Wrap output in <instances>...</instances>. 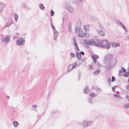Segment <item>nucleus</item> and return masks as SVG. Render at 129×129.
<instances>
[{"label": "nucleus", "mask_w": 129, "mask_h": 129, "mask_svg": "<svg viewBox=\"0 0 129 129\" xmlns=\"http://www.w3.org/2000/svg\"><path fill=\"white\" fill-rule=\"evenodd\" d=\"M52 20L51 18V19L50 23L52 24Z\"/></svg>", "instance_id": "nucleus-61"}, {"label": "nucleus", "mask_w": 129, "mask_h": 129, "mask_svg": "<svg viewBox=\"0 0 129 129\" xmlns=\"http://www.w3.org/2000/svg\"><path fill=\"white\" fill-rule=\"evenodd\" d=\"M13 124L15 127H16L19 125V123L17 121H14L13 122Z\"/></svg>", "instance_id": "nucleus-22"}, {"label": "nucleus", "mask_w": 129, "mask_h": 129, "mask_svg": "<svg viewBox=\"0 0 129 129\" xmlns=\"http://www.w3.org/2000/svg\"><path fill=\"white\" fill-rule=\"evenodd\" d=\"M51 26L52 29L53 30V31H57L56 29L54 26L53 25V24H51Z\"/></svg>", "instance_id": "nucleus-37"}, {"label": "nucleus", "mask_w": 129, "mask_h": 129, "mask_svg": "<svg viewBox=\"0 0 129 129\" xmlns=\"http://www.w3.org/2000/svg\"><path fill=\"white\" fill-rule=\"evenodd\" d=\"M95 89L97 91L99 92H101L102 91L101 89L97 86H96Z\"/></svg>", "instance_id": "nucleus-33"}, {"label": "nucleus", "mask_w": 129, "mask_h": 129, "mask_svg": "<svg viewBox=\"0 0 129 129\" xmlns=\"http://www.w3.org/2000/svg\"><path fill=\"white\" fill-rule=\"evenodd\" d=\"M112 90H113V91L114 92H115V88H114V87H112Z\"/></svg>", "instance_id": "nucleus-50"}, {"label": "nucleus", "mask_w": 129, "mask_h": 129, "mask_svg": "<svg viewBox=\"0 0 129 129\" xmlns=\"http://www.w3.org/2000/svg\"><path fill=\"white\" fill-rule=\"evenodd\" d=\"M13 14L14 16L15 20V21H17L18 19V15L16 13H14Z\"/></svg>", "instance_id": "nucleus-23"}, {"label": "nucleus", "mask_w": 129, "mask_h": 129, "mask_svg": "<svg viewBox=\"0 0 129 129\" xmlns=\"http://www.w3.org/2000/svg\"><path fill=\"white\" fill-rule=\"evenodd\" d=\"M10 97L9 96L7 95V99H9V98Z\"/></svg>", "instance_id": "nucleus-63"}, {"label": "nucleus", "mask_w": 129, "mask_h": 129, "mask_svg": "<svg viewBox=\"0 0 129 129\" xmlns=\"http://www.w3.org/2000/svg\"><path fill=\"white\" fill-rule=\"evenodd\" d=\"M92 88L93 89H95L96 87L95 86H93Z\"/></svg>", "instance_id": "nucleus-59"}, {"label": "nucleus", "mask_w": 129, "mask_h": 129, "mask_svg": "<svg viewBox=\"0 0 129 129\" xmlns=\"http://www.w3.org/2000/svg\"><path fill=\"white\" fill-rule=\"evenodd\" d=\"M81 26V21L80 20H79L76 22V26L78 27H80Z\"/></svg>", "instance_id": "nucleus-17"}, {"label": "nucleus", "mask_w": 129, "mask_h": 129, "mask_svg": "<svg viewBox=\"0 0 129 129\" xmlns=\"http://www.w3.org/2000/svg\"><path fill=\"white\" fill-rule=\"evenodd\" d=\"M126 98H129V96H128L127 95V94H126Z\"/></svg>", "instance_id": "nucleus-64"}, {"label": "nucleus", "mask_w": 129, "mask_h": 129, "mask_svg": "<svg viewBox=\"0 0 129 129\" xmlns=\"http://www.w3.org/2000/svg\"><path fill=\"white\" fill-rule=\"evenodd\" d=\"M32 107L33 108H37V106L36 105H32Z\"/></svg>", "instance_id": "nucleus-55"}, {"label": "nucleus", "mask_w": 129, "mask_h": 129, "mask_svg": "<svg viewBox=\"0 0 129 129\" xmlns=\"http://www.w3.org/2000/svg\"><path fill=\"white\" fill-rule=\"evenodd\" d=\"M79 3H81L82 1V0H77Z\"/></svg>", "instance_id": "nucleus-52"}, {"label": "nucleus", "mask_w": 129, "mask_h": 129, "mask_svg": "<svg viewBox=\"0 0 129 129\" xmlns=\"http://www.w3.org/2000/svg\"><path fill=\"white\" fill-rule=\"evenodd\" d=\"M79 53H80L81 55L82 54L83 55H84L85 54L84 52L83 51H81L80 52H79Z\"/></svg>", "instance_id": "nucleus-48"}, {"label": "nucleus", "mask_w": 129, "mask_h": 129, "mask_svg": "<svg viewBox=\"0 0 129 129\" xmlns=\"http://www.w3.org/2000/svg\"><path fill=\"white\" fill-rule=\"evenodd\" d=\"M84 93L85 94L87 93L89 91V88L87 85H86L84 88Z\"/></svg>", "instance_id": "nucleus-12"}, {"label": "nucleus", "mask_w": 129, "mask_h": 129, "mask_svg": "<svg viewBox=\"0 0 129 129\" xmlns=\"http://www.w3.org/2000/svg\"><path fill=\"white\" fill-rule=\"evenodd\" d=\"M116 63V59H113L109 62L104 63L106 65L104 66L103 67L105 69V72H107L113 70Z\"/></svg>", "instance_id": "nucleus-1"}, {"label": "nucleus", "mask_w": 129, "mask_h": 129, "mask_svg": "<svg viewBox=\"0 0 129 129\" xmlns=\"http://www.w3.org/2000/svg\"><path fill=\"white\" fill-rule=\"evenodd\" d=\"M58 112V111L56 110H53L52 112V113L53 114H54L56 113H57Z\"/></svg>", "instance_id": "nucleus-43"}, {"label": "nucleus", "mask_w": 129, "mask_h": 129, "mask_svg": "<svg viewBox=\"0 0 129 129\" xmlns=\"http://www.w3.org/2000/svg\"><path fill=\"white\" fill-rule=\"evenodd\" d=\"M91 57L93 60L94 64L96 63H97V61L96 59L95 58L94 56L93 55H92L91 56Z\"/></svg>", "instance_id": "nucleus-28"}, {"label": "nucleus", "mask_w": 129, "mask_h": 129, "mask_svg": "<svg viewBox=\"0 0 129 129\" xmlns=\"http://www.w3.org/2000/svg\"><path fill=\"white\" fill-rule=\"evenodd\" d=\"M99 26H100V27L102 29H104V27L102 26V25L101 24H99Z\"/></svg>", "instance_id": "nucleus-51"}, {"label": "nucleus", "mask_w": 129, "mask_h": 129, "mask_svg": "<svg viewBox=\"0 0 129 129\" xmlns=\"http://www.w3.org/2000/svg\"><path fill=\"white\" fill-rule=\"evenodd\" d=\"M115 80L116 79L115 77L114 76H112V77L111 80L112 82H114V81H115Z\"/></svg>", "instance_id": "nucleus-38"}, {"label": "nucleus", "mask_w": 129, "mask_h": 129, "mask_svg": "<svg viewBox=\"0 0 129 129\" xmlns=\"http://www.w3.org/2000/svg\"><path fill=\"white\" fill-rule=\"evenodd\" d=\"M114 88H115L118 87V86L117 85H115L114 86Z\"/></svg>", "instance_id": "nucleus-62"}, {"label": "nucleus", "mask_w": 129, "mask_h": 129, "mask_svg": "<svg viewBox=\"0 0 129 129\" xmlns=\"http://www.w3.org/2000/svg\"><path fill=\"white\" fill-rule=\"evenodd\" d=\"M97 65L99 67H100V66H99V65H100V62H98L97 63Z\"/></svg>", "instance_id": "nucleus-58"}, {"label": "nucleus", "mask_w": 129, "mask_h": 129, "mask_svg": "<svg viewBox=\"0 0 129 129\" xmlns=\"http://www.w3.org/2000/svg\"><path fill=\"white\" fill-rule=\"evenodd\" d=\"M97 32L98 34L101 36H104L105 35V34L103 30H97Z\"/></svg>", "instance_id": "nucleus-14"}, {"label": "nucleus", "mask_w": 129, "mask_h": 129, "mask_svg": "<svg viewBox=\"0 0 129 129\" xmlns=\"http://www.w3.org/2000/svg\"><path fill=\"white\" fill-rule=\"evenodd\" d=\"M65 6L66 9L70 13H72L74 11L73 8L68 3H66L65 5Z\"/></svg>", "instance_id": "nucleus-6"}, {"label": "nucleus", "mask_w": 129, "mask_h": 129, "mask_svg": "<svg viewBox=\"0 0 129 129\" xmlns=\"http://www.w3.org/2000/svg\"><path fill=\"white\" fill-rule=\"evenodd\" d=\"M76 55L79 60L80 59L81 57V55L79 52H77L76 54Z\"/></svg>", "instance_id": "nucleus-19"}, {"label": "nucleus", "mask_w": 129, "mask_h": 129, "mask_svg": "<svg viewBox=\"0 0 129 129\" xmlns=\"http://www.w3.org/2000/svg\"><path fill=\"white\" fill-rule=\"evenodd\" d=\"M70 55L73 58H74L75 57V54L73 53H70Z\"/></svg>", "instance_id": "nucleus-46"}, {"label": "nucleus", "mask_w": 129, "mask_h": 129, "mask_svg": "<svg viewBox=\"0 0 129 129\" xmlns=\"http://www.w3.org/2000/svg\"><path fill=\"white\" fill-rule=\"evenodd\" d=\"M120 44L119 43H114L113 42H112L111 44V45H112L113 48L119 46Z\"/></svg>", "instance_id": "nucleus-15"}, {"label": "nucleus", "mask_w": 129, "mask_h": 129, "mask_svg": "<svg viewBox=\"0 0 129 129\" xmlns=\"http://www.w3.org/2000/svg\"><path fill=\"white\" fill-rule=\"evenodd\" d=\"M25 40L24 39L20 38L18 40L16 41V44L18 45H23L25 43Z\"/></svg>", "instance_id": "nucleus-7"}, {"label": "nucleus", "mask_w": 129, "mask_h": 129, "mask_svg": "<svg viewBox=\"0 0 129 129\" xmlns=\"http://www.w3.org/2000/svg\"><path fill=\"white\" fill-rule=\"evenodd\" d=\"M98 40H97V43L95 42V41L93 39H91L90 40H84V44L88 46L93 45V46L99 47L100 45L98 44Z\"/></svg>", "instance_id": "nucleus-2"}, {"label": "nucleus", "mask_w": 129, "mask_h": 129, "mask_svg": "<svg viewBox=\"0 0 129 129\" xmlns=\"http://www.w3.org/2000/svg\"><path fill=\"white\" fill-rule=\"evenodd\" d=\"M124 107L126 108H129V103H128L125 104L124 105Z\"/></svg>", "instance_id": "nucleus-41"}, {"label": "nucleus", "mask_w": 129, "mask_h": 129, "mask_svg": "<svg viewBox=\"0 0 129 129\" xmlns=\"http://www.w3.org/2000/svg\"><path fill=\"white\" fill-rule=\"evenodd\" d=\"M100 72V69H98L97 70L93 72V74L94 75H96L99 74Z\"/></svg>", "instance_id": "nucleus-27"}, {"label": "nucleus", "mask_w": 129, "mask_h": 129, "mask_svg": "<svg viewBox=\"0 0 129 129\" xmlns=\"http://www.w3.org/2000/svg\"><path fill=\"white\" fill-rule=\"evenodd\" d=\"M94 56L95 57L96 59H98L99 58V57L98 55L95 54L94 55Z\"/></svg>", "instance_id": "nucleus-47"}, {"label": "nucleus", "mask_w": 129, "mask_h": 129, "mask_svg": "<svg viewBox=\"0 0 129 129\" xmlns=\"http://www.w3.org/2000/svg\"><path fill=\"white\" fill-rule=\"evenodd\" d=\"M39 7L42 10H44L45 9V7L42 4H40L39 5Z\"/></svg>", "instance_id": "nucleus-26"}, {"label": "nucleus", "mask_w": 129, "mask_h": 129, "mask_svg": "<svg viewBox=\"0 0 129 129\" xmlns=\"http://www.w3.org/2000/svg\"><path fill=\"white\" fill-rule=\"evenodd\" d=\"M82 31V29L81 28H80L79 29V32H81Z\"/></svg>", "instance_id": "nucleus-56"}, {"label": "nucleus", "mask_w": 129, "mask_h": 129, "mask_svg": "<svg viewBox=\"0 0 129 129\" xmlns=\"http://www.w3.org/2000/svg\"><path fill=\"white\" fill-rule=\"evenodd\" d=\"M22 5L26 9H30L26 6L24 3H23Z\"/></svg>", "instance_id": "nucleus-32"}, {"label": "nucleus", "mask_w": 129, "mask_h": 129, "mask_svg": "<svg viewBox=\"0 0 129 129\" xmlns=\"http://www.w3.org/2000/svg\"><path fill=\"white\" fill-rule=\"evenodd\" d=\"M1 40L4 43L7 44L10 41V37L9 36H6L5 38H2Z\"/></svg>", "instance_id": "nucleus-8"}, {"label": "nucleus", "mask_w": 129, "mask_h": 129, "mask_svg": "<svg viewBox=\"0 0 129 129\" xmlns=\"http://www.w3.org/2000/svg\"><path fill=\"white\" fill-rule=\"evenodd\" d=\"M1 5L0 7V13H1L2 12L3 9L6 7V5L2 3H1Z\"/></svg>", "instance_id": "nucleus-16"}, {"label": "nucleus", "mask_w": 129, "mask_h": 129, "mask_svg": "<svg viewBox=\"0 0 129 129\" xmlns=\"http://www.w3.org/2000/svg\"><path fill=\"white\" fill-rule=\"evenodd\" d=\"M86 35V31H85V33L84 34H82V33H79V35H78V36L79 37H84Z\"/></svg>", "instance_id": "nucleus-20"}, {"label": "nucleus", "mask_w": 129, "mask_h": 129, "mask_svg": "<svg viewBox=\"0 0 129 129\" xmlns=\"http://www.w3.org/2000/svg\"><path fill=\"white\" fill-rule=\"evenodd\" d=\"M114 96L115 98H120V95H118L117 94H114Z\"/></svg>", "instance_id": "nucleus-40"}, {"label": "nucleus", "mask_w": 129, "mask_h": 129, "mask_svg": "<svg viewBox=\"0 0 129 129\" xmlns=\"http://www.w3.org/2000/svg\"><path fill=\"white\" fill-rule=\"evenodd\" d=\"M108 81L109 83V85L110 86L111 85V78H109L108 79Z\"/></svg>", "instance_id": "nucleus-44"}, {"label": "nucleus", "mask_w": 129, "mask_h": 129, "mask_svg": "<svg viewBox=\"0 0 129 129\" xmlns=\"http://www.w3.org/2000/svg\"><path fill=\"white\" fill-rule=\"evenodd\" d=\"M111 43H109V42H108V43L106 46H102V48H106L107 49H109L111 47Z\"/></svg>", "instance_id": "nucleus-11"}, {"label": "nucleus", "mask_w": 129, "mask_h": 129, "mask_svg": "<svg viewBox=\"0 0 129 129\" xmlns=\"http://www.w3.org/2000/svg\"><path fill=\"white\" fill-rule=\"evenodd\" d=\"M68 29L69 32H71L72 31L71 22L69 23L68 24Z\"/></svg>", "instance_id": "nucleus-21"}, {"label": "nucleus", "mask_w": 129, "mask_h": 129, "mask_svg": "<svg viewBox=\"0 0 129 129\" xmlns=\"http://www.w3.org/2000/svg\"><path fill=\"white\" fill-rule=\"evenodd\" d=\"M90 37V34H86L85 36L84 37Z\"/></svg>", "instance_id": "nucleus-49"}, {"label": "nucleus", "mask_w": 129, "mask_h": 129, "mask_svg": "<svg viewBox=\"0 0 129 129\" xmlns=\"http://www.w3.org/2000/svg\"><path fill=\"white\" fill-rule=\"evenodd\" d=\"M73 40L74 43V44H73L74 46L77 45H78V44L77 42L76 39L75 37H74L73 38Z\"/></svg>", "instance_id": "nucleus-25"}, {"label": "nucleus", "mask_w": 129, "mask_h": 129, "mask_svg": "<svg viewBox=\"0 0 129 129\" xmlns=\"http://www.w3.org/2000/svg\"><path fill=\"white\" fill-rule=\"evenodd\" d=\"M11 109L12 110H13V112L14 111V107H11Z\"/></svg>", "instance_id": "nucleus-57"}, {"label": "nucleus", "mask_w": 129, "mask_h": 129, "mask_svg": "<svg viewBox=\"0 0 129 129\" xmlns=\"http://www.w3.org/2000/svg\"><path fill=\"white\" fill-rule=\"evenodd\" d=\"M89 68L90 69H93V66H92L90 65V66H89Z\"/></svg>", "instance_id": "nucleus-54"}, {"label": "nucleus", "mask_w": 129, "mask_h": 129, "mask_svg": "<svg viewBox=\"0 0 129 129\" xmlns=\"http://www.w3.org/2000/svg\"><path fill=\"white\" fill-rule=\"evenodd\" d=\"M54 36L53 39L55 40H56V38L58 36V31H54Z\"/></svg>", "instance_id": "nucleus-13"}, {"label": "nucleus", "mask_w": 129, "mask_h": 129, "mask_svg": "<svg viewBox=\"0 0 129 129\" xmlns=\"http://www.w3.org/2000/svg\"><path fill=\"white\" fill-rule=\"evenodd\" d=\"M88 102L90 104H92L93 102L92 99L91 98H89L88 99Z\"/></svg>", "instance_id": "nucleus-29"}, {"label": "nucleus", "mask_w": 129, "mask_h": 129, "mask_svg": "<svg viewBox=\"0 0 129 129\" xmlns=\"http://www.w3.org/2000/svg\"><path fill=\"white\" fill-rule=\"evenodd\" d=\"M75 48V50L77 51H80L79 49V48L78 47V45H77L74 46Z\"/></svg>", "instance_id": "nucleus-35"}, {"label": "nucleus", "mask_w": 129, "mask_h": 129, "mask_svg": "<svg viewBox=\"0 0 129 129\" xmlns=\"http://www.w3.org/2000/svg\"><path fill=\"white\" fill-rule=\"evenodd\" d=\"M126 89L128 90H129V85H127V86Z\"/></svg>", "instance_id": "nucleus-53"}, {"label": "nucleus", "mask_w": 129, "mask_h": 129, "mask_svg": "<svg viewBox=\"0 0 129 129\" xmlns=\"http://www.w3.org/2000/svg\"><path fill=\"white\" fill-rule=\"evenodd\" d=\"M121 70L123 72L125 73L126 72V71L125 69L123 67H122L121 68Z\"/></svg>", "instance_id": "nucleus-36"}, {"label": "nucleus", "mask_w": 129, "mask_h": 129, "mask_svg": "<svg viewBox=\"0 0 129 129\" xmlns=\"http://www.w3.org/2000/svg\"><path fill=\"white\" fill-rule=\"evenodd\" d=\"M12 22L13 21L12 20L8 21L7 23V24L5 25V27H9L11 25V24H12Z\"/></svg>", "instance_id": "nucleus-18"}, {"label": "nucleus", "mask_w": 129, "mask_h": 129, "mask_svg": "<svg viewBox=\"0 0 129 129\" xmlns=\"http://www.w3.org/2000/svg\"><path fill=\"white\" fill-rule=\"evenodd\" d=\"M80 60L82 61V62H83L85 61V59H80Z\"/></svg>", "instance_id": "nucleus-60"}, {"label": "nucleus", "mask_w": 129, "mask_h": 129, "mask_svg": "<svg viewBox=\"0 0 129 129\" xmlns=\"http://www.w3.org/2000/svg\"><path fill=\"white\" fill-rule=\"evenodd\" d=\"M90 26V25H87L84 26V29L85 30V31H88L89 30Z\"/></svg>", "instance_id": "nucleus-24"}, {"label": "nucleus", "mask_w": 129, "mask_h": 129, "mask_svg": "<svg viewBox=\"0 0 129 129\" xmlns=\"http://www.w3.org/2000/svg\"><path fill=\"white\" fill-rule=\"evenodd\" d=\"M116 23L118 24L120 27H122L124 29L126 32L128 31L127 30L125 26L119 20H117L116 21Z\"/></svg>", "instance_id": "nucleus-9"}, {"label": "nucleus", "mask_w": 129, "mask_h": 129, "mask_svg": "<svg viewBox=\"0 0 129 129\" xmlns=\"http://www.w3.org/2000/svg\"><path fill=\"white\" fill-rule=\"evenodd\" d=\"M77 63L76 62H75L72 64H70L68 67V72H69L70 71V70H69L70 67H72L70 69V70H72L75 68L77 66Z\"/></svg>", "instance_id": "nucleus-10"}, {"label": "nucleus", "mask_w": 129, "mask_h": 129, "mask_svg": "<svg viewBox=\"0 0 129 129\" xmlns=\"http://www.w3.org/2000/svg\"><path fill=\"white\" fill-rule=\"evenodd\" d=\"M89 96L90 97L94 98L96 96V94L94 93H91L89 95Z\"/></svg>", "instance_id": "nucleus-31"}, {"label": "nucleus", "mask_w": 129, "mask_h": 129, "mask_svg": "<svg viewBox=\"0 0 129 129\" xmlns=\"http://www.w3.org/2000/svg\"><path fill=\"white\" fill-rule=\"evenodd\" d=\"M108 41L106 40H102L101 42L100 41L98 40V44L99 45V47H100L102 48V46H106L108 43Z\"/></svg>", "instance_id": "nucleus-5"}, {"label": "nucleus", "mask_w": 129, "mask_h": 129, "mask_svg": "<svg viewBox=\"0 0 129 129\" xmlns=\"http://www.w3.org/2000/svg\"><path fill=\"white\" fill-rule=\"evenodd\" d=\"M123 76L125 77H128L129 75L126 72L125 74H123Z\"/></svg>", "instance_id": "nucleus-42"}, {"label": "nucleus", "mask_w": 129, "mask_h": 129, "mask_svg": "<svg viewBox=\"0 0 129 129\" xmlns=\"http://www.w3.org/2000/svg\"><path fill=\"white\" fill-rule=\"evenodd\" d=\"M112 55L111 54H108L104 58V63H107L110 61L112 60Z\"/></svg>", "instance_id": "nucleus-4"}, {"label": "nucleus", "mask_w": 129, "mask_h": 129, "mask_svg": "<svg viewBox=\"0 0 129 129\" xmlns=\"http://www.w3.org/2000/svg\"><path fill=\"white\" fill-rule=\"evenodd\" d=\"M93 123V121H87L86 120H84L82 121V124L83 127H86L91 125Z\"/></svg>", "instance_id": "nucleus-3"}, {"label": "nucleus", "mask_w": 129, "mask_h": 129, "mask_svg": "<svg viewBox=\"0 0 129 129\" xmlns=\"http://www.w3.org/2000/svg\"><path fill=\"white\" fill-rule=\"evenodd\" d=\"M79 27H78V26H75V31L76 33L78 31L79 28H80Z\"/></svg>", "instance_id": "nucleus-45"}, {"label": "nucleus", "mask_w": 129, "mask_h": 129, "mask_svg": "<svg viewBox=\"0 0 129 129\" xmlns=\"http://www.w3.org/2000/svg\"><path fill=\"white\" fill-rule=\"evenodd\" d=\"M78 80L79 81L80 78L81 77V72L80 71H78Z\"/></svg>", "instance_id": "nucleus-30"}, {"label": "nucleus", "mask_w": 129, "mask_h": 129, "mask_svg": "<svg viewBox=\"0 0 129 129\" xmlns=\"http://www.w3.org/2000/svg\"><path fill=\"white\" fill-rule=\"evenodd\" d=\"M122 74L123 73L122 70H119V72L118 76H121L122 75Z\"/></svg>", "instance_id": "nucleus-34"}, {"label": "nucleus", "mask_w": 129, "mask_h": 129, "mask_svg": "<svg viewBox=\"0 0 129 129\" xmlns=\"http://www.w3.org/2000/svg\"><path fill=\"white\" fill-rule=\"evenodd\" d=\"M54 12L53 10H51L50 11V15L51 16H54Z\"/></svg>", "instance_id": "nucleus-39"}]
</instances>
